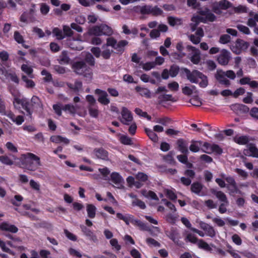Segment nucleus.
I'll return each instance as SVG.
<instances>
[{"label": "nucleus", "instance_id": "nucleus-1", "mask_svg": "<svg viewBox=\"0 0 258 258\" xmlns=\"http://www.w3.org/2000/svg\"><path fill=\"white\" fill-rule=\"evenodd\" d=\"M21 164L26 169L34 171L41 166L40 158L31 153L21 155L19 158Z\"/></svg>", "mask_w": 258, "mask_h": 258}, {"label": "nucleus", "instance_id": "nucleus-2", "mask_svg": "<svg viewBox=\"0 0 258 258\" xmlns=\"http://www.w3.org/2000/svg\"><path fill=\"white\" fill-rule=\"evenodd\" d=\"M184 73L187 79L191 83L198 84L201 88H205L208 85V79L206 76L202 73L194 70L190 71L187 69H184Z\"/></svg>", "mask_w": 258, "mask_h": 258}, {"label": "nucleus", "instance_id": "nucleus-3", "mask_svg": "<svg viewBox=\"0 0 258 258\" xmlns=\"http://www.w3.org/2000/svg\"><path fill=\"white\" fill-rule=\"evenodd\" d=\"M127 44L128 42L126 40H121L117 43L114 38L112 37L108 38L107 39L106 44L102 46L103 51L101 52V55L104 58L108 59L110 56L112 50L108 49L107 48L108 46H111L117 51H121Z\"/></svg>", "mask_w": 258, "mask_h": 258}, {"label": "nucleus", "instance_id": "nucleus-4", "mask_svg": "<svg viewBox=\"0 0 258 258\" xmlns=\"http://www.w3.org/2000/svg\"><path fill=\"white\" fill-rule=\"evenodd\" d=\"M198 13L200 16H194L191 18L192 23L190 26L192 31L195 30L196 26L200 22L206 23L208 21L213 22L216 20L215 16L207 8L199 10Z\"/></svg>", "mask_w": 258, "mask_h": 258}, {"label": "nucleus", "instance_id": "nucleus-5", "mask_svg": "<svg viewBox=\"0 0 258 258\" xmlns=\"http://www.w3.org/2000/svg\"><path fill=\"white\" fill-rule=\"evenodd\" d=\"M248 46V43L243 40L238 39L231 45L230 49L233 53L239 54L246 50Z\"/></svg>", "mask_w": 258, "mask_h": 258}, {"label": "nucleus", "instance_id": "nucleus-6", "mask_svg": "<svg viewBox=\"0 0 258 258\" xmlns=\"http://www.w3.org/2000/svg\"><path fill=\"white\" fill-rule=\"evenodd\" d=\"M187 50L190 52L189 54V59L194 64H198L201 60V52L200 50L196 47L188 45Z\"/></svg>", "mask_w": 258, "mask_h": 258}, {"label": "nucleus", "instance_id": "nucleus-7", "mask_svg": "<svg viewBox=\"0 0 258 258\" xmlns=\"http://www.w3.org/2000/svg\"><path fill=\"white\" fill-rule=\"evenodd\" d=\"M231 58L230 52L224 49L221 50L220 53L217 56V60L221 65L226 66L228 64Z\"/></svg>", "mask_w": 258, "mask_h": 258}, {"label": "nucleus", "instance_id": "nucleus-8", "mask_svg": "<svg viewBox=\"0 0 258 258\" xmlns=\"http://www.w3.org/2000/svg\"><path fill=\"white\" fill-rule=\"evenodd\" d=\"M120 121L124 124L128 125L133 120L131 112L125 107H122L121 110Z\"/></svg>", "mask_w": 258, "mask_h": 258}, {"label": "nucleus", "instance_id": "nucleus-9", "mask_svg": "<svg viewBox=\"0 0 258 258\" xmlns=\"http://www.w3.org/2000/svg\"><path fill=\"white\" fill-rule=\"evenodd\" d=\"M196 222L199 224L200 227L205 232L207 235L211 237H214L216 235V232L212 226L199 220H197Z\"/></svg>", "mask_w": 258, "mask_h": 258}, {"label": "nucleus", "instance_id": "nucleus-10", "mask_svg": "<svg viewBox=\"0 0 258 258\" xmlns=\"http://www.w3.org/2000/svg\"><path fill=\"white\" fill-rule=\"evenodd\" d=\"M98 171L100 173V174H90V176L96 180H100L101 179H104V180H108L109 179V176L110 173V171L109 170V169L107 167H103L102 168H99Z\"/></svg>", "mask_w": 258, "mask_h": 258}, {"label": "nucleus", "instance_id": "nucleus-11", "mask_svg": "<svg viewBox=\"0 0 258 258\" xmlns=\"http://www.w3.org/2000/svg\"><path fill=\"white\" fill-rule=\"evenodd\" d=\"M110 178L114 187L118 188H121L123 187V179L118 173L112 172L110 175Z\"/></svg>", "mask_w": 258, "mask_h": 258}, {"label": "nucleus", "instance_id": "nucleus-12", "mask_svg": "<svg viewBox=\"0 0 258 258\" xmlns=\"http://www.w3.org/2000/svg\"><path fill=\"white\" fill-rule=\"evenodd\" d=\"M201 149L203 152L208 154H211L214 151H216L218 153H221L222 152L221 150L218 146L215 145H211L207 142H205L204 143H202V146Z\"/></svg>", "mask_w": 258, "mask_h": 258}, {"label": "nucleus", "instance_id": "nucleus-13", "mask_svg": "<svg viewBox=\"0 0 258 258\" xmlns=\"http://www.w3.org/2000/svg\"><path fill=\"white\" fill-rule=\"evenodd\" d=\"M73 68L78 74L86 75L85 72H90L87 66L83 61H79L73 64Z\"/></svg>", "mask_w": 258, "mask_h": 258}, {"label": "nucleus", "instance_id": "nucleus-14", "mask_svg": "<svg viewBox=\"0 0 258 258\" xmlns=\"http://www.w3.org/2000/svg\"><path fill=\"white\" fill-rule=\"evenodd\" d=\"M230 3L227 1H222L218 3L214 4L213 6L214 12L218 14L222 13V11L230 7Z\"/></svg>", "mask_w": 258, "mask_h": 258}, {"label": "nucleus", "instance_id": "nucleus-15", "mask_svg": "<svg viewBox=\"0 0 258 258\" xmlns=\"http://www.w3.org/2000/svg\"><path fill=\"white\" fill-rule=\"evenodd\" d=\"M88 36H102L100 25L94 26L91 27L88 29L87 33L84 34V36L85 38V41H88V38H87Z\"/></svg>", "mask_w": 258, "mask_h": 258}, {"label": "nucleus", "instance_id": "nucleus-16", "mask_svg": "<svg viewBox=\"0 0 258 258\" xmlns=\"http://www.w3.org/2000/svg\"><path fill=\"white\" fill-rule=\"evenodd\" d=\"M216 80L221 84L226 86H229L230 85V81L226 78L225 72L222 70H218L215 74Z\"/></svg>", "mask_w": 258, "mask_h": 258}, {"label": "nucleus", "instance_id": "nucleus-17", "mask_svg": "<svg viewBox=\"0 0 258 258\" xmlns=\"http://www.w3.org/2000/svg\"><path fill=\"white\" fill-rule=\"evenodd\" d=\"M0 76L5 77L7 78H10L12 81L18 83L19 79L15 75L9 72V70L4 68L2 64L0 63Z\"/></svg>", "mask_w": 258, "mask_h": 258}, {"label": "nucleus", "instance_id": "nucleus-18", "mask_svg": "<svg viewBox=\"0 0 258 258\" xmlns=\"http://www.w3.org/2000/svg\"><path fill=\"white\" fill-rule=\"evenodd\" d=\"M95 94L98 95V101L102 104L107 105L110 102V100L108 98L107 93L100 89H96L95 91Z\"/></svg>", "mask_w": 258, "mask_h": 258}, {"label": "nucleus", "instance_id": "nucleus-19", "mask_svg": "<svg viewBox=\"0 0 258 258\" xmlns=\"http://www.w3.org/2000/svg\"><path fill=\"white\" fill-rule=\"evenodd\" d=\"M243 154L247 156L257 158L258 149L254 145L250 144L248 146L247 149L243 150Z\"/></svg>", "mask_w": 258, "mask_h": 258}, {"label": "nucleus", "instance_id": "nucleus-20", "mask_svg": "<svg viewBox=\"0 0 258 258\" xmlns=\"http://www.w3.org/2000/svg\"><path fill=\"white\" fill-rule=\"evenodd\" d=\"M11 92L14 97L13 102L14 106L15 107H20L19 105H22L24 102V100L21 98L20 92L18 90L15 89L11 90Z\"/></svg>", "mask_w": 258, "mask_h": 258}, {"label": "nucleus", "instance_id": "nucleus-21", "mask_svg": "<svg viewBox=\"0 0 258 258\" xmlns=\"http://www.w3.org/2000/svg\"><path fill=\"white\" fill-rule=\"evenodd\" d=\"M182 92L184 95L187 96L191 95L192 94H198L199 93L197 87L190 84L182 87Z\"/></svg>", "mask_w": 258, "mask_h": 258}, {"label": "nucleus", "instance_id": "nucleus-22", "mask_svg": "<svg viewBox=\"0 0 258 258\" xmlns=\"http://www.w3.org/2000/svg\"><path fill=\"white\" fill-rule=\"evenodd\" d=\"M0 229L3 231H9L12 233H16L18 229L14 225L10 224L8 222H4L0 224Z\"/></svg>", "mask_w": 258, "mask_h": 258}, {"label": "nucleus", "instance_id": "nucleus-23", "mask_svg": "<svg viewBox=\"0 0 258 258\" xmlns=\"http://www.w3.org/2000/svg\"><path fill=\"white\" fill-rule=\"evenodd\" d=\"M142 11L146 13L151 14L154 15H160L162 12L160 8L157 7H152L150 6H145L143 8Z\"/></svg>", "mask_w": 258, "mask_h": 258}, {"label": "nucleus", "instance_id": "nucleus-24", "mask_svg": "<svg viewBox=\"0 0 258 258\" xmlns=\"http://www.w3.org/2000/svg\"><path fill=\"white\" fill-rule=\"evenodd\" d=\"M93 154L97 158L102 160L108 159V152L103 149H95L94 150Z\"/></svg>", "mask_w": 258, "mask_h": 258}, {"label": "nucleus", "instance_id": "nucleus-25", "mask_svg": "<svg viewBox=\"0 0 258 258\" xmlns=\"http://www.w3.org/2000/svg\"><path fill=\"white\" fill-rule=\"evenodd\" d=\"M230 108L236 113H238L239 112H246L249 110V108L247 106L245 105L238 103L232 104L230 106Z\"/></svg>", "mask_w": 258, "mask_h": 258}, {"label": "nucleus", "instance_id": "nucleus-26", "mask_svg": "<svg viewBox=\"0 0 258 258\" xmlns=\"http://www.w3.org/2000/svg\"><path fill=\"white\" fill-rule=\"evenodd\" d=\"M140 192L142 195L146 198L156 201L159 200L157 195L153 191L147 189H143L141 190Z\"/></svg>", "mask_w": 258, "mask_h": 258}, {"label": "nucleus", "instance_id": "nucleus-27", "mask_svg": "<svg viewBox=\"0 0 258 258\" xmlns=\"http://www.w3.org/2000/svg\"><path fill=\"white\" fill-rule=\"evenodd\" d=\"M13 159H12L11 157L6 156L3 155L0 156V161L4 164L7 165H12L14 164V161L17 159L16 157L13 156Z\"/></svg>", "mask_w": 258, "mask_h": 258}, {"label": "nucleus", "instance_id": "nucleus-28", "mask_svg": "<svg viewBox=\"0 0 258 258\" xmlns=\"http://www.w3.org/2000/svg\"><path fill=\"white\" fill-rule=\"evenodd\" d=\"M166 234L174 242H177L180 238L179 234L176 229H171L170 231H167Z\"/></svg>", "mask_w": 258, "mask_h": 258}, {"label": "nucleus", "instance_id": "nucleus-29", "mask_svg": "<svg viewBox=\"0 0 258 258\" xmlns=\"http://www.w3.org/2000/svg\"><path fill=\"white\" fill-rule=\"evenodd\" d=\"M135 226H138L141 230L145 231H150L149 228L146 225L141 221L135 219L133 217L131 223Z\"/></svg>", "mask_w": 258, "mask_h": 258}, {"label": "nucleus", "instance_id": "nucleus-30", "mask_svg": "<svg viewBox=\"0 0 258 258\" xmlns=\"http://www.w3.org/2000/svg\"><path fill=\"white\" fill-rule=\"evenodd\" d=\"M202 146V142L192 141L189 146V150L192 152H198L200 151Z\"/></svg>", "mask_w": 258, "mask_h": 258}, {"label": "nucleus", "instance_id": "nucleus-31", "mask_svg": "<svg viewBox=\"0 0 258 258\" xmlns=\"http://www.w3.org/2000/svg\"><path fill=\"white\" fill-rule=\"evenodd\" d=\"M50 140L51 142L57 144L62 143L68 144L69 143L68 139L67 138L57 135L51 137Z\"/></svg>", "mask_w": 258, "mask_h": 258}, {"label": "nucleus", "instance_id": "nucleus-32", "mask_svg": "<svg viewBox=\"0 0 258 258\" xmlns=\"http://www.w3.org/2000/svg\"><path fill=\"white\" fill-rule=\"evenodd\" d=\"M7 115L14 122H15L17 125H21L24 121V119L23 116L18 115L16 116L11 113H9Z\"/></svg>", "mask_w": 258, "mask_h": 258}, {"label": "nucleus", "instance_id": "nucleus-33", "mask_svg": "<svg viewBox=\"0 0 258 258\" xmlns=\"http://www.w3.org/2000/svg\"><path fill=\"white\" fill-rule=\"evenodd\" d=\"M102 35H111L113 34V30L109 26L101 24L100 25Z\"/></svg>", "mask_w": 258, "mask_h": 258}, {"label": "nucleus", "instance_id": "nucleus-34", "mask_svg": "<svg viewBox=\"0 0 258 258\" xmlns=\"http://www.w3.org/2000/svg\"><path fill=\"white\" fill-rule=\"evenodd\" d=\"M21 70L25 73L27 74L31 78L34 77L33 73V69L31 66L29 64L28 62H27L26 64H23L21 66Z\"/></svg>", "mask_w": 258, "mask_h": 258}, {"label": "nucleus", "instance_id": "nucleus-35", "mask_svg": "<svg viewBox=\"0 0 258 258\" xmlns=\"http://www.w3.org/2000/svg\"><path fill=\"white\" fill-rule=\"evenodd\" d=\"M86 210L88 216L90 218H94L96 215V208L92 204H88L86 206Z\"/></svg>", "mask_w": 258, "mask_h": 258}, {"label": "nucleus", "instance_id": "nucleus-36", "mask_svg": "<svg viewBox=\"0 0 258 258\" xmlns=\"http://www.w3.org/2000/svg\"><path fill=\"white\" fill-rule=\"evenodd\" d=\"M234 141L235 143L239 145H245L248 141V137L246 136H236L234 138Z\"/></svg>", "mask_w": 258, "mask_h": 258}, {"label": "nucleus", "instance_id": "nucleus-37", "mask_svg": "<svg viewBox=\"0 0 258 258\" xmlns=\"http://www.w3.org/2000/svg\"><path fill=\"white\" fill-rule=\"evenodd\" d=\"M163 192L166 196L171 200L174 201L177 199L174 190L172 188H165Z\"/></svg>", "mask_w": 258, "mask_h": 258}, {"label": "nucleus", "instance_id": "nucleus-38", "mask_svg": "<svg viewBox=\"0 0 258 258\" xmlns=\"http://www.w3.org/2000/svg\"><path fill=\"white\" fill-rule=\"evenodd\" d=\"M31 102L34 107H36L39 109L40 111L42 110L43 105L39 98L36 96L32 97Z\"/></svg>", "mask_w": 258, "mask_h": 258}, {"label": "nucleus", "instance_id": "nucleus-39", "mask_svg": "<svg viewBox=\"0 0 258 258\" xmlns=\"http://www.w3.org/2000/svg\"><path fill=\"white\" fill-rule=\"evenodd\" d=\"M116 216L118 219L122 220L127 225H128L130 223H131L133 217V216H132L131 215H122L121 213H117Z\"/></svg>", "mask_w": 258, "mask_h": 258}, {"label": "nucleus", "instance_id": "nucleus-40", "mask_svg": "<svg viewBox=\"0 0 258 258\" xmlns=\"http://www.w3.org/2000/svg\"><path fill=\"white\" fill-rule=\"evenodd\" d=\"M62 109L71 114H74L77 112V107L72 104L66 105L62 108Z\"/></svg>", "mask_w": 258, "mask_h": 258}, {"label": "nucleus", "instance_id": "nucleus-41", "mask_svg": "<svg viewBox=\"0 0 258 258\" xmlns=\"http://www.w3.org/2000/svg\"><path fill=\"white\" fill-rule=\"evenodd\" d=\"M30 187L37 192H40L41 185L39 182L33 179H31L29 181Z\"/></svg>", "mask_w": 258, "mask_h": 258}, {"label": "nucleus", "instance_id": "nucleus-42", "mask_svg": "<svg viewBox=\"0 0 258 258\" xmlns=\"http://www.w3.org/2000/svg\"><path fill=\"white\" fill-rule=\"evenodd\" d=\"M179 150L182 153L188 152L187 145L183 140H179L177 142Z\"/></svg>", "mask_w": 258, "mask_h": 258}, {"label": "nucleus", "instance_id": "nucleus-43", "mask_svg": "<svg viewBox=\"0 0 258 258\" xmlns=\"http://www.w3.org/2000/svg\"><path fill=\"white\" fill-rule=\"evenodd\" d=\"M197 245L200 248L203 249L204 250L210 251L212 250L210 245L202 239H199L197 243Z\"/></svg>", "mask_w": 258, "mask_h": 258}, {"label": "nucleus", "instance_id": "nucleus-44", "mask_svg": "<svg viewBox=\"0 0 258 258\" xmlns=\"http://www.w3.org/2000/svg\"><path fill=\"white\" fill-rule=\"evenodd\" d=\"M135 89L137 92H139L141 95L145 96L147 98L151 97V93L148 89L139 86H137Z\"/></svg>", "mask_w": 258, "mask_h": 258}, {"label": "nucleus", "instance_id": "nucleus-45", "mask_svg": "<svg viewBox=\"0 0 258 258\" xmlns=\"http://www.w3.org/2000/svg\"><path fill=\"white\" fill-rule=\"evenodd\" d=\"M168 22L172 26H178L182 24V21L179 18L169 17L168 18Z\"/></svg>", "mask_w": 258, "mask_h": 258}, {"label": "nucleus", "instance_id": "nucleus-46", "mask_svg": "<svg viewBox=\"0 0 258 258\" xmlns=\"http://www.w3.org/2000/svg\"><path fill=\"white\" fill-rule=\"evenodd\" d=\"M22 79L23 82L25 83V87L27 88H34L35 86V84L34 81L29 79L26 76H22Z\"/></svg>", "mask_w": 258, "mask_h": 258}, {"label": "nucleus", "instance_id": "nucleus-47", "mask_svg": "<svg viewBox=\"0 0 258 258\" xmlns=\"http://www.w3.org/2000/svg\"><path fill=\"white\" fill-rule=\"evenodd\" d=\"M58 61L61 64H67L69 62L70 58L66 52L63 51L62 52L61 54L59 56Z\"/></svg>", "mask_w": 258, "mask_h": 258}, {"label": "nucleus", "instance_id": "nucleus-48", "mask_svg": "<svg viewBox=\"0 0 258 258\" xmlns=\"http://www.w3.org/2000/svg\"><path fill=\"white\" fill-rule=\"evenodd\" d=\"M146 133L149 136L150 139L154 142H157L158 140V138L157 135L150 129H146Z\"/></svg>", "mask_w": 258, "mask_h": 258}, {"label": "nucleus", "instance_id": "nucleus-49", "mask_svg": "<svg viewBox=\"0 0 258 258\" xmlns=\"http://www.w3.org/2000/svg\"><path fill=\"white\" fill-rule=\"evenodd\" d=\"M142 67L145 71H148L155 68L156 67L154 61H149L142 63Z\"/></svg>", "mask_w": 258, "mask_h": 258}, {"label": "nucleus", "instance_id": "nucleus-50", "mask_svg": "<svg viewBox=\"0 0 258 258\" xmlns=\"http://www.w3.org/2000/svg\"><path fill=\"white\" fill-rule=\"evenodd\" d=\"M202 189V185L199 183H195L191 185V189L193 192L199 194Z\"/></svg>", "mask_w": 258, "mask_h": 258}, {"label": "nucleus", "instance_id": "nucleus-51", "mask_svg": "<svg viewBox=\"0 0 258 258\" xmlns=\"http://www.w3.org/2000/svg\"><path fill=\"white\" fill-rule=\"evenodd\" d=\"M89 113L91 116L96 118L99 115V111L97 107H90L89 108Z\"/></svg>", "mask_w": 258, "mask_h": 258}, {"label": "nucleus", "instance_id": "nucleus-52", "mask_svg": "<svg viewBox=\"0 0 258 258\" xmlns=\"http://www.w3.org/2000/svg\"><path fill=\"white\" fill-rule=\"evenodd\" d=\"M85 60L91 66H94L95 59L93 55L89 52L85 53Z\"/></svg>", "mask_w": 258, "mask_h": 258}, {"label": "nucleus", "instance_id": "nucleus-53", "mask_svg": "<svg viewBox=\"0 0 258 258\" xmlns=\"http://www.w3.org/2000/svg\"><path fill=\"white\" fill-rule=\"evenodd\" d=\"M190 103L196 106H200L202 104V100L198 96H195L190 99Z\"/></svg>", "mask_w": 258, "mask_h": 258}, {"label": "nucleus", "instance_id": "nucleus-54", "mask_svg": "<svg viewBox=\"0 0 258 258\" xmlns=\"http://www.w3.org/2000/svg\"><path fill=\"white\" fill-rule=\"evenodd\" d=\"M168 88L171 91H177L179 89V84L177 82L173 81L168 84Z\"/></svg>", "mask_w": 258, "mask_h": 258}, {"label": "nucleus", "instance_id": "nucleus-55", "mask_svg": "<svg viewBox=\"0 0 258 258\" xmlns=\"http://www.w3.org/2000/svg\"><path fill=\"white\" fill-rule=\"evenodd\" d=\"M135 112L137 115L142 117H145L148 120H150L151 119V116L148 115L147 112L143 111L142 110L139 108H135Z\"/></svg>", "mask_w": 258, "mask_h": 258}, {"label": "nucleus", "instance_id": "nucleus-56", "mask_svg": "<svg viewBox=\"0 0 258 258\" xmlns=\"http://www.w3.org/2000/svg\"><path fill=\"white\" fill-rule=\"evenodd\" d=\"M49 7L45 3H41L40 4V12L43 15H46L49 11Z\"/></svg>", "mask_w": 258, "mask_h": 258}, {"label": "nucleus", "instance_id": "nucleus-57", "mask_svg": "<svg viewBox=\"0 0 258 258\" xmlns=\"http://www.w3.org/2000/svg\"><path fill=\"white\" fill-rule=\"evenodd\" d=\"M136 178L141 182H145L148 180V176L144 173L139 172L136 174Z\"/></svg>", "mask_w": 258, "mask_h": 258}, {"label": "nucleus", "instance_id": "nucleus-58", "mask_svg": "<svg viewBox=\"0 0 258 258\" xmlns=\"http://www.w3.org/2000/svg\"><path fill=\"white\" fill-rule=\"evenodd\" d=\"M179 72V68L176 66H172L169 70L170 76L171 77H176Z\"/></svg>", "mask_w": 258, "mask_h": 258}, {"label": "nucleus", "instance_id": "nucleus-59", "mask_svg": "<svg viewBox=\"0 0 258 258\" xmlns=\"http://www.w3.org/2000/svg\"><path fill=\"white\" fill-rule=\"evenodd\" d=\"M161 201L172 212H175L176 211V209L175 206L172 204L171 202L168 201L165 199H163L161 200Z\"/></svg>", "mask_w": 258, "mask_h": 258}, {"label": "nucleus", "instance_id": "nucleus-60", "mask_svg": "<svg viewBox=\"0 0 258 258\" xmlns=\"http://www.w3.org/2000/svg\"><path fill=\"white\" fill-rule=\"evenodd\" d=\"M6 147L7 149L11 152L17 153L18 152L17 148L12 142H7L6 144Z\"/></svg>", "mask_w": 258, "mask_h": 258}, {"label": "nucleus", "instance_id": "nucleus-61", "mask_svg": "<svg viewBox=\"0 0 258 258\" xmlns=\"http://www.w3.org/2000/svg\"><path fill=\"white\" fill-rule=\"evenodd\" d=\"M120 141L121 143L124 145H131L132 144V140L130 138L126 136L121 135L120 137Z\"/></svg>", "mask_w": 258, "mask_h": 258}, {"label": "nucleus", "instance_id": "nucleus-62", "mask_svg": "<svg viewBox=\"0 0 258 258\" xmlns=\"http://www.w3.org/2000/svg\"><path fill=\"white\" fill-rule=\"evenodd\" d=\"M216 196L217 198L221 202H225L226 204H227V200L225 195L221 191H217L216 193Z\"/></svg>", "mask_w": 258, "mask_h": 258}, {"label": "nucleus", "instance_id": "nucleus-63", "mask_svg": "<svg viewBox=\"0 0 258 258\" xmlns=\"http://www.w3.org/2000/svg\"><path fill=\"white\" fill-rule=\"evenodd\" d=\"M186 240L192 243H197L199 240L197 237L192 234H188L186 236Z\"/></svg>", "mask_w": 258, "mask_h": 258}, {"label": "nucleus", "instance_id": "nucleus-64", "mask_svg": "<svg viewBox=\"0 0 258 258\" xmlns=\"http://www.w3.org/2000/svg\"><path fill=\"white\" fill-rule=\"evenodd\" d=\"M110 243L115 250L118 251L120 249L121 246L120 245H119L118 240L116 239H111L110 240Z\"/></svg>", "mask_w": 258, "mask_h": 258}]
</instances>
